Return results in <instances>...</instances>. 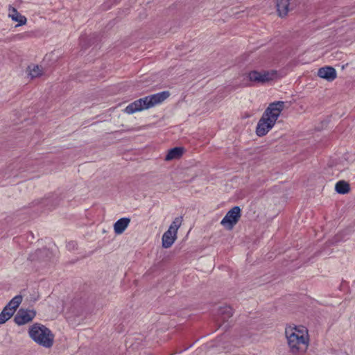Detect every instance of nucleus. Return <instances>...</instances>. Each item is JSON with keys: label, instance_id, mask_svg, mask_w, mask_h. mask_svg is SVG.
<instances>
[{"label": "nucleus", "instance_id": "18", "mask_svg": "<svg viewBox=\"0 0 355 355\" xmlns=\"http://www.w3.org/2000/svg\"><path fill=\"white\" fill-rule=\"evenodd\" d=\"M13 315V311L9 312L8 309H3L0 313V324H4Z\"/></svg>", "mask_w": 355, "mask_h": 355}, {"label": "nucleus", "instance_id": "11", "mask_svg": "<svg viewBox=\"0 0 355 355\" xmlns=\"http://www.w3.org/2000/svg\"><path fill=\"white\" fill-rule=\"evenodd\" d=\"M177 235H174L171 230L165 232L162 236V247L164 248H170L175 242Z\"/></svg>", "mask_w": 355, "mask_h": 355}, {"label": "nucleus", "instance_id": "16", "mask_svg": "<svg viewBox=\"0 0 355 355\" xmlns=\"http://www.w3.org/2000/svg\"><path fill=\"white\" fill-rule=\"evenodd\" d=\"M182 221V217H176L174 220L171 223L168 230H171L175 236L177 235L178 230L180 227Z\"/></svg>", "mask_w": 355, "mask_h": 355}, {"label": "nucleus", "instance_id": "12", "mask_svg": "<svg viewBox=\"0 0 355 355\" xmlns=\"http://www.w3.org/2000/svg\"><path fill=\"white\" fill-rule=\"evenodd\" d=\"M22 296L20 295H17L15 296L3 309H8L9 312H12L13 313L16 311V309L19 307V304L21 303Z\"/></svg>", "mask_w": 355, "mask_h": 355}, {"label": "nucleus", "instance_id": "13", "mask_svg": "<svg viewBox=\"0 0 355 355\" xmlns=\"http://www.w3.org/2000/svg\"><path fill=\"white\" fill-rule=\"evenodd\" d=\"M184 153V148L182 147H175L170 149L166 155L165 159L166 161L172 160L174 159L180 158Z\"/></svg>", "mask_w": 355, "mask_h": 355}, {"label": "nucleus", "instance_id": "6", "mask_svg": "<svg viewBox=\"0 0 355 355\" xmlns=\"http://www.w3.org/2000/svg\"><path fill=\"white\" fill-rule=\"evenodd\" d=\"M241 216V208L239 206H235L227 212L222 219L220 224L227 229L231 230L233 228L234 225L237 223Z\"/></svg>", "mask_w": 355, "mask_h": 355}, {"label": "nucleus", "instance_id": "17", "mask_svg": "<svg viewBox=\"0 0 355 355\" xmlns=\"http://www.w3.org/2000/svg\"><path fill=\"white\" fill-rule=\"evenodd\" d=\"M29 73L28 75L31 78H37L42 75V70L38 65H33V67H28Z\"/></svg>", "mask_w": 355, "mask_h": 355}, {"label": "nucleus", "instance_id": "23", "mask_svg": "<svg viewBox=\"0 0 355 355\" xmlns=\"http://www.w3.org/2000/svg\"><path fill=\"white\" fill-rule=\"evenodd\" d=\"M342 355H347V354H343Z\"/></svg>", "mask_w": 355, "mask_h": 355}, {"label": "nucleus", "instance_id": "1", "mask_svg": "<svg viewBox=\"0 0 355 355\" xmlns=\"http://www.w3.org/2000/svg\"><path fill=\"white\" fill-rule=\"evenodd\" d=\"M284 107L285 102L281 101L269 104L258 121L256 128L258 136H265L273 128Z\"/></svg>", "mask_w": 355, "mask_h": 355}, {"label": "nucleus", "instance_id": "14", "mask_svg": "<svg viewBox=\"0 0 355 355\" xmlns=\"http://www.w3.org/2000/svg\"><path fill=\"white\" fill-rule=\"evenodd\" d=\"M335 190L339 194H346L350 190L349 184L344 180H340L336 184Z\"/></svg>", "mask_w": 355, "mask_h": 355}, {"label": "nucleus", "instance_id": "9", "mask_svg": "<svg viewBox=\"0 0 355 355\" xmlns=\"http://www.w3.org/2000/svg\"><path fill=\"white\" fill-rule=\"evenodd\" d=\"M8 15L12 20L19 23L17 26L26 24L27 21L26 17L21 15L15 8L10 5L8 7Z\"/></svg>", "mask_w": 355, "mask_h": 355}, {"label": "nucleus", "instance_id": "10", "mask_svg": "<svg viewBox=\"0 0 355 355\" xmlns=\"http://www.w3.org/2000/svg\"><path fill=\"white\" fill-rule=\"evenodd\" d=\"M130 219L127 217L121 218L114 224V231L116 234H121L128 227Z\"/></svg>", "mask_w": 355, "mask_h": 355}, {"label": "nucleus", "instance_id": "21", "mask_svg": "<svg viewBox=\"0 0 355 355\" xmlns=\"http://www.w3.org/2000/svg\"><path fill=\"white\" fill-rule=\"evenodd\" d=\"M46 200H42L41 202H40V203H41L42 205H46Z\"/></svg>", "mask_w": 355, "mask_h": 355}, {"label": "nucleus", "instance_id": "4", "mask_svg": "<svg viewBox=\"0 0 355 355\" xmlns=\"http://www.w3.org/2000/svg\"><path fill=\"white\" fill-rule=\"evenodd\" d=\"M28 334L34 342L46 348L51 347L53 344V334L49 328L42 324H33L29 328Z\"/></svg>", "mask_w": 355, "mask_h": 355}, {"label": "nucleus", "instance_id": "15", "mask_svg": "<svg viewBox=\"0 0 355 355\" xmlns=\"http://www.w3.org/2000/svg\"><path fill=\"white\" fill-rule=\"evenodd\" d=\"M218 313L223 320H227L233 315V310L230 306H220L218 309Z\"/></svg>", "mask_w": 355, "mask_h": 355}, {"label": "nucleus", "instance_id": "20", "mask_svg": "<svg viewBox=\"0 0 355 355\" xmlns=\"http://www.w3.org/2000/svg\"><path fill=\"white\" fill-rule=\"evenodd\" d=\"M76 243L75 242H73V241H71V242H69V243H68L67 247H68L69 248H73H73H76Z\"/></svg>", "mask_w": 355, "mask_h": 355}, {"label": "nucleus", "instance_id": "19", "mask_svg": "<svg viewBox=\"0 0 355 355\" xmlns=\"http://www.w3.org/2000/svg\"><path fill=\"white\" fill-rule=\"evenodd\" d=\"M343 233H339V234H336L334 239V242L337 243V242H340L343 240H345V239L343 236Z\"/></svg>", "mask_w": 355, "mask_h": 355}, {"label": "nucleus", "instance_id": "5", "mask_svg": "<svg viewBox=\"0 0 355 355\" xmlns=\"http://www.w3.org/2000/svg\"><path fill=\"white\" fill-rule=\"evenodd\" d=\"M277 71L275 70L271 71H258L253 70L248 73V78L251 82L264 84L276 78Z\"/></svg>", "mask_w": 355, "mask_h": 355}, {"label": "nucleus", "instance_id": "2", "mask_svg": "<svg viewBox=\"0 0 355 355\" xmlns=\"http://www.w3.org/2000/svg\"><path fill=\"white\" fill-rule=\"evenodd\" d=\"M288 351L292 355H304L309 345V337L306 330L297 327L286 329Z\"/></svg>", "mask_w": 355, "mask_h": 355}, {"label": "nucleus", "instance_id": "8", "mask_svg": "<svg viewBox=\"0 0 355 355\" xmlns=\"http://www.w3.org/2000/svg\"><path fill=\"white\" fill-rule=\"evenodd\" d=\"M318 76L328 81H332L336 78V71L329 66L321 67L318 71Z\"/></svg>", "mask_w": 355, "mask_h": 355}, {"label": "nucleus", "instance_id": "3", "mask_svg": "<svg viewBox=\"0 0 355 355\" xmlns=\"http://www.w3.org/2000/svg\"><path fill=\"white\" fill-rule=\"evenodd\" d=\"M169 96V92L164 91L153 95L145 96L144 98H141L130 103L125 108L124 112L128 114H132L137 112L149 109L155 105L161 103Z\"/></svg>", "mask_w": 355, "mask_h": 355}, {"label": "nucleus", "instance_id": "7", "mask_svg": "<svg viewBox=\"0 0 355 355\" xmlns=\"http://www.w3.org/2000/svg\"><path fill=\"white\" fill-rule=\"evenodd\" d=\"M36 312L33 310L20 309L14 318L15 322L18 325L25 324L33 320Z\"/></svg>", "mask_w": 355, "mask_h": 355}, {"label": "nucleus", "instance_id": "22", "mask_svg": "<svg viewBox=\"0 0 355 355\" xmlns=\"http://www.w3.org/2000/svg\"><path fill=\"white\" fill-rule=\"evenodd\" d=\"M342 355H347V354H343Z\"/></svg>", "mask_w": 355, "mask_h": 355}]
</instances>
